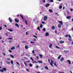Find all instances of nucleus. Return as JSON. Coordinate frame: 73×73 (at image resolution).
<instances>
[{
	"label": "nucleus",
	"mask_w": 73,
	"mask_h": 73,
	"mask_svg": "<svg viewBox=\"0 0 73 73\" xmlns=\"http://www.w3.org/2000/svg\"><path fill=\"white\" fill-rule=\"evenodd\" d=\"M23 58H25V59H27V60H28V59H27V58L26 57H24Z\"/></svg>",
	"instance_id": "47"
},
{
	"label": "nucleus",
	"mask_w": 73,
	"mask_h": 73,
	"mask_svg": "<svg viewBox=\"0 0 73 73\" xmlns=\"http://www.w3.org/2000/svg\"><path fill=\"white\" fill-rule=\"evenodd\" d=\"M49 12H50L51 13H52V12H53V10H52L50 9L49 10Z\"/></svg>",
	"instance_id": "23"
},
{
	"label": "nucleus",
	"mask_w": 73,
	"mask_h": 73,
	"mask_svg": "<svg viewBox=\"0 0 73 73\" xmlns=\"http://www.w3.org/2000/svg\"><path fill=\"white\" fill-rule=\"evenodd\" d=\"M67 61H68V62L69 63V64L70 65H71V62H70V60H67Z\"/></svg>",
	"instance_id": "13"
},
{
	"label": "nucleus",
	"mask_w": 73,
	"mask_h": 73,
	"mask_svg": "<svg viewBox=\"0 0 73 73\" xmlns=\"http://www.w3.org/2000/svg\"><path fill=\"white\" fill-rule=\"evenodd\" d=\"M10 56H11V57H12L13 58H14V56H13L11 54L10 55Z\"/></svg>",
	"instance_id": "27"
},
{
	"label": "nucleus",
	"mask_w": 73,
	"mask_h": 73,
	"mask_svg": "<svg viewBox=\"0 0 73 73\" xmlns=\"http://www.w3.org/2000/svg\"><path fill=\"white\" fill-rule=\"evenodd\" d=\"M9 21L10 23L12 22V19H11V18L10 17L9 18Z\"/></svg>",
	"instance_id": "6"
},
{
	"label": "nucleus",
	"mask_w": 73,
	"mask_h": 73,
	"mask_svg": "<svg viewBox=\"0 0 73 73\" xmlns=\"http://www.w3.org/2000/svg\"><path fill=\"white\" fill-rule=\"evenodd\" d=\"M61 25H60V24H59L58 25V27L59 28H61Z\"/></svg>",
	"instance_id": "4"
},
{
	"label": "nucleus",
	"mask_w": 73,
	"mask_h": 73,
	"mask_svg": "<svg viewBox=\"0 0 73 73\" xmlns=\"http://www.w3.org/2000/svg\"><path fill=\"white\" fill-rule=\"evenodd\" d=\"M51 62H50V65L52 66H53V64H54V62H53V60H51Z\"/></svg>",
	"instance_id": "3"
},
{
	"label": "nucleus",
	"mask_w": 73,
	"mask_h": 73,
	"mask_svg": "<svg viewBox=\"0 0 73 73\" xmlns=\"http://www.w3.org/2000/svg\"><path fill=\"white\" fill-rule=\"evenodd\" d=\"M61 55H60L58 57V60L59 59H60V57H61Z\"/></svg>",
	"instance_id": "29"
},
{
	"label": "nucleus",
	"mask_w": 73,
	"mask_h": 73,
	"mask_svg": "<svg viewBox=\"0 0 73 73\" xmlns=\"http://www.w3.org/2000/svg\"><path fill=\"white\" fill-rule=\"evenodd\" d=\"M69 37H70V38H72V37H71V36L70 35H69Z\"/></svg>",
	"instance_id": "57"
},
{
	"label": "nucleus",
	"mask_w": 73,
	"mask_h": 73,
	"mask_svg": "<svg viewBox=\"0 0 73 73\" xmlns=\"http://www.w3.org/2000/svg\"><path fill=\"white\" fill-rule=\"evenodd\" d=\"M3 55H4V56H5V53H3Z\"/></svg>",
	"instance_id": "55"
},
{
	"label": "nucleus",
	"mask_w": 73,
	"mask_h": 73,
	"mask_svg": "<svg viewBox=\"0 0 73 73\" xmlns=\"http://www.w3.org/2000/svg\"><path fill=\"white\" fill-rule=\"evenodd\" d=\"M36 68H38V65L36 66Z\"/></svg>",
	"instance_id": "48"
},
{
	"label": "nucleus",
	"mask_w": 73,
	"mask_h": 73,
	"mask_svg": "<svg viewBox=\"0 0 73 73\" xmlns=\"http://www.w3.org/2000/svg\"><path fill=\"white\" fill-rule=\"evenodd\" d=\"M58 73H64V72H59Z\"/></svg>",
	"instance_id": "64"
},
{
	"label": "nucleus",
	"mask_w": 73,
	"mask_h": 73,
	"mask_svg": "<svg viewBox=\"0 0 73 73\" xmlns=\"http://www.w3.org/2000/svg\"><path fill=\"white\" fill-rule=\"evenodd\" d=\"M59 43L60 44H63V43H64V41H62V40H60L59 41Z\"/></svg>",
	"instance_id": "8"
},
{
	"label": "nucleus",
	"mask_w": 73,
	"mask_h": 73,
	"mask_svg": "<svg viewBox=\"0 0 73 73\" xmlns=\"http://www.w3.org/2000/svg\"><path fill=\"white\" fill-rule=\"evenodd\" d=\"M57 64V62H55V63H54V65H55V66H57V64Z\"/></svg>",
	"instance_id": "31"
},
{
	"label": "nucleus",
	"mask_w": 73,
	"mask_h": 73,
	"mask_svg": "<svg viewBox=\"0 0 73 73\" xmlns=\"http://www.w3.org/2000/svg\"><path fill=\"white\" fill-rule=\"evenodd\" d=\"M5 35H6V36H8V34L7 33H6L5 34Z\"/></svg>",
	"instance_id": "51"
},
{
	"label": "nucleus",
	"mask_w": 73,
	"mask_h": 73,
	"mask_svg": "<svg viewBox=\"0 0 73 73\" xmlns=\"http://www.w3.org/2000/svg\"><path fill=\"white\" fill-rule=\"evenodd\" d=\"M9 42H10V43H11V42H12V40H9Z\"/></svg>",
	"instance_id": "43"
},
{
	"label": "nucleus",
	"mask_w": 73,
	"mask_h": 73,
	"mask_svg": "<svg viewBox=\"0 0 73 73\" xmlns=\"http://www.w3.org/2000/svg\"><path fill=\"white\" fill-rule=\"evenodd\" d=\"M16 63H17V65H18L19 66H20V64H19V62H17Z\"/></svg>",
	"instance_id": "36"
},
{
	"label": "nucleus",
	"mask_w": 73,
	"mask_h": 73,
	"mask_svg": "<svg viewBox=\"0 0 73 73\" xmlns=\"http://www.w3.org/2000/svg\"><path fill=\"white\" fill-rule=\"evenodd\" d=\"M65 37H68V35H65Z\"/></svg>",
	"instance_id": "52"
},
{
	"label": "nucleus",
	"mask_w": 73,
	"mask_h": 73,
	"mask_svg": "<svg viewBox=\"0 0 73 73\" xmlns=\"http://www.w3.org/2000/svg\"><path fill=\"white\" fill-rule=\"evenodd\" d=\"M32 53H33V54H34V53H35V51L34 50L32 51Z\"/></svg>",
	"instance_id": "46"
},
{
	"label": "nucleus",
	"mask_w": 73,
	"mask_h": 73,
	"mask_svg": "<svg viewBox=\"0 0 73 73\" xmlns=\"http://www.w3.org/2000/svg\"><path fill=\"white\" fill-rule=\"evenodd\" d=\"M7 64H11V62H7Z\"/></svg>",
	"instance_id": "49"
},
{
	"label": "nucleus",
	"mask_w": 73,
	"mask_h": 73,
	"mask_svg": "<svg viewBox=\"0 0 73 73\" xmlns=\"http://www.w3.org/2000/svg\"><path fill=\"white\" fill-rule=\"evenodd\" d=\"M15 23H19V20H17V19H15Z\"/></svg>",
	"instance_id": "10"
},
{
	"label": "nucleus",
	"mask_w": 73,
	"mask_h": 73,
	"mask_svg": "<svg viewBox=\"0 0 73 73\" xmlns=\"http://www.w3.org/2000/svg\"><path fill=\"white\" fill-rule=\"evenodd\" d=\"M42 30L44 32L45 31V28H44V29H42Z\"/></svg>",
	"instance_id": "40"
},
{
	"label": "nucleus",
	"mask_w": 73,
	"mask_h": 73,
	"mask_svg": "<svg viewBox=\"0 0 73 73\" xmlns=\"http://www.w3.org/2000/svg\"><path fill=\"white\" fill-rule=\"evenodd\" d=\"M15 25L16 27H18V28H19V25L17 24H15Z\"/></svg>",
	"instance_id": "15"
},
{
	"label": "nucleus",
	"mask_w": 73,
	"mask_h": 73,
	"mask_svg": "<svg viewBox=\"0 0 73 73\" xmlns=\"http://www.w3.org/2000/svg\"><path fill=\"white\" fill-rule=\"evenodd\" d=\"M39 56L41 58H42V55L39 54Z\"/></svg>",
	"instance_id": "19"
},
{
	"label": "nucleus",
	"mask_w": 73,
	"mask_h": 73,
	"mask_svg": "<svg viewBox=\"0 0 73 73\" xmlns=\"http://www.w3.org/2000/svg\"><path fill=\"white\" fill-rule=\"evenodd\" d=\"M38 62L39 63H40V64H42V61H38Z\"/></svg>",
	"instance_id": "21"
},
{
	"label": "nucleus",
	"mask_w": 73,
	"mask_h": 73,
	"mask_svg": "<svg viewBox=\"0 0 73 73\" xmlns=\"http://www.w3.org/2000/svg\"><path fill=\"white\" fill-rule=\"evenodd\" d=\"M71 17L70 16H67V17H66V18L67 19H70V18H71Z\"/></svg>",
	"instance_id": "18"
},
{
	"label": "nucleus",
	"mask_w": 73,
	"mask_h": 73,
	"mask_svg": "<svg viewBox=\"0 0 73 73\" xmlns=\"http://www.w3.org/2000/svg\"><path fill=\"white\" fill-rule=\"evenodd\" d=\"M8 40H13V38H8Z\"/></svg>",
	"instance_id": "39"
},
{
	"label": "nucleus",
	"mask_w": 73,
	"mask_h": 73,
	"mask_svg": "<svg viewBox=\"0 0 73 73\" xmlns=\"http://www.w3.org/2000/svg\"><path fill=\"white\" fill-rule=\"evenodd\" d=\"M30 67H32V66H33V65H32V64H30Z\"/></svg>",
	"instance_id": "35"
},
{
	"label": "nucleus",
	"mask_w": 73,
	"mask_h": 73,
	"mask_svg": "<svg viewBox=\"0 0 73 73\" xmlns=\"http://www.w3.org/2000/svg\"><path fill=\"white\" fill-rule=\"evenodd\" d=\"M11 64H12V65H13V61L11 60Z\"/></svg>",
	"instance_id": "28"
},
{
	"label": "nucleus",
	"mask_w": 73,
	"mask_h": 73,
	"mask_svg": "<svg viewBox=\"0 0 73 73\" xmlns=\"http://www.w3.org/2000/svg\"><path fill=\"white\" fill-rule=\"evenodd\" d=\"M44 68L45 69H47V70H49V68H48V67L47 66H46L44 67Z\"/></svg>",
	"instance_id": "22"
},
{
	"label": "nucleus",
	"mask_w": 73,
	"mask_h": 73,
	"mask_svg": "<svg viewBox=\"0 0 73 73\" xmlns=\"http://www.w3.org/2000/svg\"><path fill=\"white\" fill-rule=\"evenodd\" d=\"M33 37H35V38H37V37L36 36H35V35H33Z\"/></svg>",
	"instance_id": "38"
},
{
	"label": "nucleus",
	"mask_w": 73,
	"mask_h": 73,
	"mask_svg": "<svg viewBox=\"0 0 73 73\" xmlns=\"http://www.w3.org/2000/svg\"><path fill=\"white\" fill-rule=\"evenodd\" d=\"M42 24H45V22H42Z\"/></svg>",
	"instance_id": "53"
},
{
	"label": "nucleus",
	"mask_w": 73,
	"mask_h": 73,
	"mask_svg": "<svg viewBox=\"0 0 73 73\" xmlns=\"http://www.w3.org/2000/svg\"><path fill=\"white\" fill-rule=\"evenodd\" d=\"M33 39L34 41H35L36 40V39H35V38H34Z\"/></svg>",
	"instance_id": "56"
},
{
	"label": "nucleus",
	"mask_w": 73,
	"mask_h": 73,
	"mask_svg": "<svg viewBox=\"0 0 73 73\" xmlns=\"http://www.w3.org/2000/svg\"><path fill=\"white\" fill-rule=\"evenodd\" d=\"M48 62H49L50 64V59H48Z\"/></svg>",
	"instance_id": "62"
},
{
	"label": "nucleus",
	"mask_w": 73,
	"mask_h": 73,
	"mask_svg": "<svg viewBox=\"0 0 73 73\" xmlns=\"http://www.w3.org/2000/svg\"><path fill=\"white\" fill-rule=\"evenodd\" d=\"M64 60V57H62V58L60 59V61L61 62H62Z\"/></svg>",
	"instance_id": "9"
},
{
	"label": "nucleus",
	"mask_w": 73,
	"mask_h": 73,
	"mask_svg": "<svg viewBox=\"0 0 73 73\" xmlns=\"http://www.w3.org/2000/svg\"><path fill=\"white\" fill-rule=\"evenodd\" d=\"M52 46H53V44H52V43H50V45L49 46V48L51 49H52Z\"/></svg>",
	"instance_id": "5"
},
{
	"label": "nucleus",
	"mask_w": 73,
	"mask_h": 73,
	"mask_svg": "<svg viewBox=\"0 0 73 73\" xmlns=\"http://www.w3.org/2000/svg\"><path fill=\"white\" fill-rule=\"evenodd\" d=\"M7 60H10V58H7Z\"/></svg>",
	"instance_id": "59"
},
{
	"label": "nucleus",
	"mask_w": 73,
	"mask_h": 73,
	"mask_svg": "<svg viewBox=\"0 0 73 73\" xmlns=\"http://www.w3.org/2000/svg\"><path fill=\"white\" fill-rule=\"evenodd\" d=\"M52 30H54V29H55V27H54V26H52Z\"/></svg>",
	"instance_id": "11"
},
{
	"label": "nucleus",
	"mask_w": 73,
	"mask_h": 73,
	"mask_svg": "<svg viewBox=\"0 0 73 73\" xmlns=\"http://www.w3.org/2000/svg\"><path fill=\"white\" fill-rule=\"evenodd\" d=\"M47 19H48V17H47V16H44V18L43 19V21H46V20H47Z\"/></svg>",
	"instance_id": "2"
},
{
	"label": "nucleus",
	"mask_w": 73,
	"mask_h": 73,
	"mask_svg": "<svg viewBox=\"0 0 73 73\" xmlns=\"http://www.w3.org/2000/svg\"><path fill=\"white\" fill-rule=\"evenodd\" d=\"M53 0H51L50 1V2H53Z\"/></svg>",
	"instance_id": "58"
},
{
	"label": "nucleus",
	"mask_w": 73,
	"mask_h": 73,
	"mask_svg": "<svg viewBox=\"0 0 73 73\" xmlns=\"http://www.w3.org/2000/svg\"><path fill=\"white\" fill-rule=\"evenodd\" d=\"M9 52L10 53H12V51L11 50H9Z\"/></svg>",
	"instance_id": "45"
},
{
	"label": "nucleus",
	"mask_w": 73,
	"mask_h": 73,
	"mask_svg": "<svg viewBox=\"0 0 73 73\" xmlns=\"http://www.w3.org/2000/svg\"><path fill=\"white\" fill-rule=\"evenodd\" d=\"M20 16L21 17L23 20H24V17L21 15H20Z\"/></svg>",
	"instance_id": "26"
},
{
	"label": "nucleus",
	"mask_w": 73,
	"mask_h": 73,
	"mask_svg": "<svg viewBox=\"0 0 73 73\" xmlns=\"http://www.w3.org/2000/svg\"><path fill=\"white\" fill-rule=\"evenodd\" d=\"M59 23H60V25H62V22L61 21H58Z\"/></svg>",
	"instance_id": "16"
},
{
	"label": "nucleus",
	"mask_w": 73,
	"mask_h": 73,
	"mask_svg": "<svg viewBox=\"0 0 73 73\" xmlns=\"http://www.w3.org/2000/svg\"><path fill=\"white\" fill-rule=\"evenodd\" d=\"M37 29H38V31H40V27H38L37 28Z\"/></svg>",
	"instance_id": "30"
},
{
	"label": "nucleus",
	"mask_w": 73,
	"mask_h": 73,
	"mask_svg": "<svg viewBox=\"0 0 73 73\" xmlns=\"http://www.w3.org/2000/svg\"><path fill=\"white\" fill-rule=\"evenodd\" d=\"M49 33H46L45 34V36H48L49 35Z\"/></svg>",
	"instance_id": "12"
},
{
	"label": "nucleus",
	"mask_w": 73,
	"mask_h": 73,
	"mask_svg": "<svg viewBox=\"0 0 73 73\" xmlns=\"http://www.w3.org/2000/svg\"><path fill=\"white\" fill-rule=\"evenodd\" d=\"M40 28H42V27H43V26H42V25L41 24L40 25Z\"/></svg>",
	"instance_id": "34"
},
{
	"label": "nucleus",
	"mask_w": 73,
	"mask_h": 73,
	"mask_svg": "<svg viewBox=\"0 0 73 73\" xmlns=\"http://www.w3.org/2000/svg\"><path fill=\"white\" fill-rule=\"evenodd\" d=\"M8 31H10V32H12L13 30L8 29Z\"/></svg>",
	"instance_id": "37"
},
{
	"label": "nucleus",
	"mask_w": 73,
	"mask_h": 73,
	"mask_svg": "<svg viewBox=\"0 0 73 73\" xmlns=\"http://www.w3.org/2000/svg\"><path fill=\"white\" fill-rule=\"evenodd\" d=\"M0 30L1 31V30H2V27H0Z\"/></svg>",
	"instance_id": "50"
},
{
	"label": "nucleus",
	"mask_w": 73,
	"mask_h": 73,
	"mask_svg": "<svg viewBox=\"0 0 73 73\" xmlns=\"http://www.w3.org/2000/svg\"><path fill=\"white\" fill-rule=\"evenodd\" d=\"M30 59H31V60L33 61H34V60H33V58H32V57H31L30 58Z\"/></svg>",
	"instance_id": "32"
},
{
	"label": "nucleus",
	"mask_w": 73,
	"mask_h": 73,
	"mask_svg": "<svg viewBox=\"0 0 73 73\" xmlns=\"http://www.w3.org/2000/svg\"><path fill=\"white\" fill-rule=\"evenodd\" d=\"M25 22L26 24H27V21H25Z\"/></svg>",
	"instance_id": "54"
},
{
	"label": "nucleus",
	"mask_w": 73,
	"mask_h": 73,
	"mask_svg": "<svg viewBox=\"0 0 73 73\" xmlns=\"http://www.w3.org/2000/svg\"><path fill=\"white\" fill-rule=\"evenodd\" d=\"M4 26L6 27V28H7V26L6 25H5Z\"/></svg>",
	"instance_id": "61"
},
{
	"label": "nucleus",
	"mask_w": 73,
	"mask_h": 73,
	"mask_svg": "<svg viewBox=\"0 0 73 73\" xmlns=\"http://www.w3.org/2000/svg\"><path fill=\"white\" fill-rule=\"evenodd\" d=\"M71 11H73V9H71Z\"/></svg>",
	"instance_id": "63"
},
{
	"label": "nucleus",
	"mask_w": 73,
	"mask_h": 73,
	"mask_svg": "<svg viewBox=\"0 0 73 73\" xmlns=\"http://www.w3.org/2000/svg\"><path fill=\"white\" fill-rule=\"evenodd\" d=\"M30 42L31 44H35V42H32V41Z\"/></svg>",
	"instance_id": "33"
},
{
	"label": "nucleus",
	"mask_w": 73,
	"mask_h": 73,
	"mask_svg": "<svg viewBox=\"0 0 73 73\" xmlns=\"http://www.w3.org/2000/svg\"><path fill=\"white\" fill-rule=\"evenodd\" d=\"M33 63H36V64H37V63H38V62H37L36 61H35V62H33Z\"/></svg>",
	"instance_id": "44"
},
{
	"label": "nucleus",
	"mask_w": 73,
	"mask_h": 73,
	"mask_svg": "<svg viewBox=\"0 0 73 73\" xmlns=\"http://www.w3.org/2000/svg\"><path fill=\"white\" fill-rule=\"evenodd\" d=\"M7 69L6 68H3L2 70L0 69V71L1 72H4V71H6Z\"/></svg>",
	"instance_id": "1"
},
{
	"label": "nucleus",
	"mask_w": 73,
	"mask_h": 73,
	"mask_svg": "<svg viewBox=\"0 0 73 73\" xmlns=\"http://www.w3.org/2000/svg\"><path fill=\"white\" fill-rule=\"evenodd\" d=\"M24 64H25V65H26V66H28V65H27V63H26V62H24Z\"/></svg>",
	"instance_id": "24"
},
{
	"label": "nucleus",
	"mask_w": 73,
	"mask_h": 73,
	"mask_svg": "<svg viewBox=\"0 0 73 73\" xmlns=\"http://www.w3.org/2000/svg\"><path fill=\"white\" fill-rule=\"evenodd\" d=\"M15 49V47H13L12 48H11V50H13Z\"/></svg>",
	"instance_id": "17"
},
{
	"label": "nucleus",
	"mask_w": 73,
	"mask_h": 73,
	"mask_svg": "<svg viewBox=\"0 0 73 73\" xmlns=\"http://www.w3.org/2000/svg\"><path fill=\"white\" fill-rule=\"evenodd\" d=\"M26 34L27 35H28V32H26Z\"/></svg>",
	"instance_id": "60"
},
{
	"label": "nucleus",
	"mask_w": 73,
	"mask_h": 73,
	"mask_svg": "<svg viewBox=\"0 0 73 73\" xmlns=\"http://www.w3.org/2000/svg\"><path fill=\"white\" fill-rule=\"evenodd\" d=\"M62 5H60L59 6V9H62Z\"/></svg>",
	"instance_id": "25"
},
{
	"label": "nucleus",
	"mask_w": 73,
	"mask_h": 73,
	"mask_svg": "<svg viewBox=\"0 0 73 73\" xmlns=\"http://www.w3.org/2000/svg\"><path fill=\"white\" fill-rule=\"evenodd\" d=\"M68 40L69 41H72V38H68Z\"/></svg>",
	"instance_id": "20"
},
{
	"label": "nucleus",
	"mask_w": 73,
	"mask_h": 73,
	"mask_svg": "<svg viewBox=\"0 0 73 73\" xmlns=\"http://www.w3.org/2000/svg\"><path fill=\"white\" fill-rule=\"evenodd\" d=\"M36 58L37 59H39V58H38V56H36Z\"/></svg>",
	"instance_id": "42"
},
{
	"label": "nucleus",
	"mask_w": 73,
	"mask_h": 73,
	"mask_svg": "<svg viewBox=\"0 0 73 73\" xmlns=\"http://www.w3.org/2000/svg\"><path fill=\"white\" fill-rule=\"evenodd\" d=\"M50 5V4L49 3H47L46 4V5H45V7H49Z\"/></svg>",
	"instance_id": "7"
},
{
	"label": "nucleus",
	"mask_w": 73,
	"mask_h": 73,
	"mask_svg": "<svg viewBox=\"0 0 73 73\" xmlns=\"http://www.w3.org/2000/svg\"><path fill=\"white\" fill-rule=\"evenodd\" d=\"M25 48L26 49H28V45H26Z\"/></svg>",
	"instance_id": "14"
},
{
	"label": "nucleus",
	"mask_w": 73,
	"mask_h": 73,
	"mask_svg": "<svg viewBox=\"0 0 73 73\" xmlns=\"http://www.w3.org/2000/svg\"><path fill=\"white\" fill-rule=\"evenodd\" d=\"M56 48H58V49H60V47H58L57 46H56Z\"/></svg>",
	"instance_id": "41"
}]
</instances>
